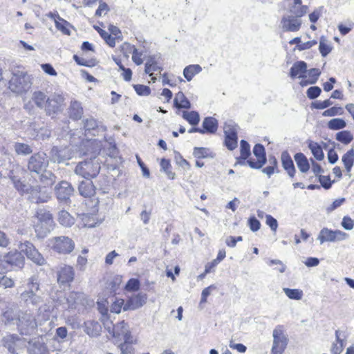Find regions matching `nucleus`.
<instances>
[{"instance_id":"obj_28","label":"nucleus","mask_w":354,"mask_h":354,"mask_svg":"<svg viewBox=\"0 0 354 354\" xmlns=\"http://www.w3.org/2000/svg\"><path fill=\"white\" fill-rule=\"evenodd\" d=\"M80 194L84 197H91L95 194V190L93 183L86 180L82 181L78 187Z\"/></svg>"},{"instance_id":"obj_55","label":"nucleus","mask_w":354,"mask_h":354,"mask_svg":"<svg viewBox=\"0 0 354 354\" xmlns=\"http://www.w3.org/2000/svg\"><path fill=\"white\" fill-rule=\"evenodd\" d=\"M320 73L321 72L317 68H311L309 71H307V77L308 76L310 78V80H309V84H315L317 81L318 77L320 75Z\"/></svg>"},{"instance_id":"obj_14","label":"nucleus","mask_w":354,"mask_h":354,"mask_svg":"<svg viewBox=\"0 0 354 354\" xmlns=\"http://www.w3.org/2000/svg\"><path fill=\"white\" fill-rule=\"evenodd\" d=\"M64 97L59 95L53 94L47 97L44 107L47 115H52L61 111Z\"/></svg>"},{"instance_id":"obj_5","label":"nucleus","mask_w":354,"mask_h":354,"mask_svg":"<svg viewBox=\"0 0 354 354\" xmlns=\"http://www.w3.org/2000/svg\"><path fill=\"white\" fill-rule=\"evenodd\" d=\"M100 162L97 157L80 162L75 169V173L86 180L95 178L100 171Z\"/></svg>"},{"instance_id":"obj_34","label":"nucleus","mask_w":354,"mask_h":354,"mask_svg":"<svg viewBox=\"0 0 354 354\" xmlns=\"http://www.w3.org/2000/svg\"><path fill=\"white\" fill-rule=\"evenodd\" d=\"M201 71L202 68L198 64L189 65L185 68L183 75L187 81H191L194 76Z\"/></svg>"},{"instance_id":"obj_31","label":"nucleus","mask_w":354,"mask_h":354,"mask_svg":"<svg viewBox=\"0 0 354 354\" xmlns=\"http://www.w3.org/2000/svg\"><path fill=\"white\" fill-rule=\"evenodd\" d=\"M58 222L62 226L68 227L75 223V218L68 212L61 210L58 214Z\"/></svg>"},{"instance_id":"obj_1","label":"nucleus","mask_w":354,"mask_h":354,"mask_svg":"<svg viewBox=\"0 0 354 354\" xmlns=\"http://www.w3.org/2000/svg\"><path fill=\"white\" fill-rule=\"evenodd\" d=\"M24 170L19 166H17L15 169H12L9 174V178L11 180L15 188L21 194H30L36 203L47 202L50 198L48 194L41 192L39 186L32 187L28 184L21 181V175Z\"/></svg>"},{"instance_id":"obj_22","label":"nucleus","mask_w":354,"mask_h":354,"mask_svg":"<svg viewBox=\"0 0 354 354\" xmlns=\"http://www.w3.org/2000/svg\"><path fill=\"white\" fill-rule=\"evenodd\" d=\"M299 17L288 16L283 17L281 20L282 28L284 31L295 32L299 30L301 25V21Z\"/></svg>"},{"instance_id":"obj_37","label":"nucleus","mask_w":354,"mask_h":354,"mask_svg":"<svg viewBox=\"0 0 354 354\" xmlns=\"http://www.w3.org/2000/svg\"><path fill=\"white\" fill-rule=\"evenodd\" d=\"M40 174V180L44 186H50L55 183L56 176L51 171L45 170Z\"/></svg>"},{"instance_id":"obj_44","label":"nucleus","mask_w":354,"mask_h":354,"mask_svg":"<svg viewBox=\"0 0 354 354\" xmlns=\"http://www.w3.org/2000/svg\"><path fill=\"white\" fill-rule=\"evenodd\" d=\"M224 133L225 136H237V126L233 121H228L224 125Z\"/></svg>"},{"instance_id":"obj_35","label":"nucleus","mask_w":354,"mask_h":354,"mask_svg":"<svg viewBox=\"0 0 354 354\" xmlns=\"http://www.w3.org/2000/svg\"><path fill=\"white\" fill-rule=\"evenodd\" d=\"M52 17L54 18L56 28L64 34L69 35L68 22L61 18L59 15L54 16V15H52Z\"/></svg>"},{"instance_id":"obj_61","label":"nucleus","mask_w":354,"mask_h":354,"mask_svg":"<svg viewBox=\"0 0 354 354\" xmlns=\"http://www.w3.org/2000/svg\"><path fill=\"white\" fill-rule=\"evenodd\" d=\"M193 155L196 158H204L207 156V149L204 147H195Z\"/></svg>"},{"instance_id":"obj_25","label":"nucleus","mask_w":354,"mask_h":354,"mask_svg":"<svg viewBox=\"0 0 354 354\" xmlns=\"http://www.w3.org/2000/svg\"><path fill=\"white\" fill-rule=\"evenodd\" d=\"M281 160L283 169L290 178L295 176L296 169L293 161L287 151H283L281 155Z\"/></svg>"},{"instance_id":"obj_50","label":"nucleus","mask_w":354,"mask_h":354,"mask_svg":"<svg viewBox=\"0 0 354 354\" xmlns=\"http://www.w3.org/2000/svg\"><path fill=\"white\" fill-rule=\"evenodd\" d=\"M319 49L323 57H326L331 51V47L327 44V40L324 37L320 38Z\"/></svg>"},{"instance_id":"obj_27","label":"nucleus","mask_w":354,"mask_h":354,"mask_svg":"<svg viewBox=\"0 0 354 354\" xmlns=\"http://www.w3.org/2000/svg\"><path fill=\"white\" fill-rule=\"evenodd\" d=\"M21 298L27 304H30L33 306H38L43 301L41 297L32 291L23 292Z\"/></svg>"},{"instance_id":"obj_63","label":"nucleus","mask_w":354,"mask_h":354,"mask_svg":"<svg viewBox=\"0 0 354 354\" xmlns=\"http://www.w3.org/2000/svg\"><path fill=\"white\" fill-rule=\"evenodd\" d=\"M108 304L109 302L106 300H102L97 302V309L102 315H106L108 314Z\"/></svg>"},{"instance_id":"obj_4","label":"nucleus","mask_w":354,"mask_h":354,"mask_svg":"<svg viewBox=\"0 0 354 354\" xmlns=\"http://www.w3.org/2000/svg\"><path fill=\"white\" fill-rule=\"evenodd\" d=\"M32 85L29 75L23 71L17 70L12 72L9 81V88L14 93H23L28 91Z\"/></svg>"},{"instance_id":"obj_38","label":"nucleus","mask_w":354,"mask_h":354,"mask_svg":"<svg viewBox=\"0 0 354 354\" xmlns=\"http://www.w3.org/2000/svg\"><path fill=\"white\" fill-rule=\"evenodd\" d=\"M308 147L317 160H322L324 159V155L322 149L318 143L310 142L308 145Z\"/></svg>"},{"instance_id":"obj_6","label":"nucleus","mask_w":354,"mask_h":354,"mask_svg":"<svg viewBox=\"0 0 354 354\" xmlns=\"http://www.w3.org/2000/svg\"><path fill=\"white\" fill-rule=\"evenodd\" d=\"M49 245L52 250L59 254H68L75 248L74 241L66 236L53 237L49 240Z\"/></svg>"},{"instance_id":"obj_51","label":"nucleus","mask_w":354,"mask_h":354,"mask_svg":"<svg viewBox=\"0 0 354 354\" xmlns=\"http://www.w3.org/2000/svg\"><path fill=\"white\" fill-rule=\"evenodd\" d=\"M250 155V145L244 140L241 141V156L240 159L246 160Z\"/></svg>"},{"instance_id":"obj_33","label":"nucleus","mask_w":354,"mask_h":354,"mask_svg":"<svg viewBox=\"0 0 354 354\" xmlns=\"http://www.w3.org/2000/svg\"><path fill=\"white\" fill-rule=\"evenodd\" d=\"M174 105L178 109H189L191 107L189 101L181 91L176 93L174 98Z\"/></svg>"},{"instance_id":"obj_3","label":"nucleus","mask_w":354,"mask_h":354,"mask_svg":"<svg viewBox=\"0 0 354 354\" xmlns=\"http://www.w3.org/2000/svg\"><path fill=\"white\" fill-rule=\"evenodd\" d=\"M37 221L35 223V231L39 239L46 237L53 229L54 221L53 215L46 209H39L37 211Z\"/></svg>"},{"instance_id":"obj_30","label":"nucleus","mask_w":354,"mask_h":354,"mask_svg":"<svg viewBox=\"0 0 354 354\" xmlns=\"http://www.w3.org/2000/svg\"><path fill=\"white\" fill-rule=\"evenodd\" d=\"M83 108L78 101H72L69 108V115L73 120H79L83 115Z\"/></svg>"},{"instance_id":"obj_21","label":"nucleus","mask_w":354,"mask_h":354,"mask_svg":"<svg viewBox=\"0 0 354 354\" xmlns=\"http://www.w3.org/2000/svg\"><path fill=\"white\" fill-rule=\"evenodd\" d=\"M74 275L73 267L64 265L57 271V281L60 284L71 283L74 279Z\"/></svg>"},{"instance_id":"obj_15","label":"nucleus","mask_w":354,"mask_h":354,"mask_svg":"<svg viewBox=\"0 0 354 354\" xmlns=\"http://www.w3.org/2000/svg\"><path fill=\"white\" fill-rule=\"evenodd\" d=\"M77 152L68 147L58 149L54 147L51 149V158L54 162H62L77 156Z\"/></svg>"},{"instance_id":"obj_9","label":"nucleus","mask_w":354,"mask_h":354,"mask_svg":"<svg viewBox=\"0 0 354 354\" xmlns=\"http://www.w3.org/2000/svg\"><path fill=\"white\" fill-rule=\"evenodd\" d=\"M19 249L21 252L25 253L27 257L37 265L43 266L46 263L45 259L32 243L29 241L21 243L19 245Z\"/></svg>"},{"instance_id":"obj_40","label":"nucleus","mask_w":354,"mask_h":354,"mask_svg":"<svg viewBox=\"0 0 354 354\" xmlns=\"http://www.w3.org/2000/svg\"><path fill=\"white\" fill-rule=\"evenodd\" d=\"M183 117L190 124L196 125L200 121V116L196 111H183Z\"/></svg>"},{"instance_id":"obj_49","label":"nucleus","mask_w":354,"mask_h":354,"mask_svg":"<svg viewBox=\"0 0 354 354\" xmlns=\"http://www.w3.org/2000/svg\"><path fill=\"white\" fill-rule=\"evenodd\" d=\"M28 290L27 291H32L37 292L39 290V281L37 275H33L28 279L27 283Z\"/></svg>"},{"instance_id":"obj_48","label":"nucleus","mask_w":354,"mask_h":354,"mask_svg":"<svg viewBox=\"0 0 354 354\" xmlns=\"http://www.w3.org/2000/svg\"><path fill=\"white\" fill-rule=\"evenodd\" d=\"M134 343V339H131L130 342L124 341L123 343H121L119 345V348L120 349L122 354H134V348L133 346V344Z\"/></svg>"},{"instance_id":"obj_42","label":"nucleus","mask_w":354,"mask_h":354,"mask_svg":"<svg viewBox=\"0 0 354 354\" xmlns=\"http://www.w3.org/2000/svg\"><path fill=\"white\" fill-rule=\"evenodd\" d=\"M15 152L19 155H28L32 152L31 147L24 143L16 142L14 145Z\"/></svg>"},{"instance_id":"obj_32","label":"nucleus","mask_w":354,"mask_h":354,"mask_svg":"<svg viewBox=\"0 0 354 354\" xmlns=\"http://www.w3.org/2000/svg\"><path fill=\"white\" fill-rule=\"evenodd\" d=\"M295 160L301 172L306 173L309 170V163L306 157L302 153H296L295 155Z\"/></svg>"},{"instance_id":"obj_64","label":"nucleus","mask_w":354,"mask_h":354,"mask_svg":"<svg viewBox=\"0 0 354 354\" xmlns=\"http://www.w3.org/2000/svg\"><path fill=\"white\" fill-rule=\"evenodd\" d=\"M342 226L346 230H351L354 227V221L348 216H344L342 221Z\"/></svg>"},{"instance_id":"obj_41","label":"nucleus","mask_w":354,"mask_h":354,"mask_svg":"<svg viewBox=\"0 0 354 354\" xmlns=\"http://www.w3.org/2000/svg\"><path fill=\"white\" fill-rule=\"evenodd\" d=\"M283 291L290 299L300 300L303 297V291L299 289H290L288 288H283Z\"/></svg>"},{"instance_id":"obj_54","label":"nucleus","mask_w":354,"mask_h":354,"mask_svg":"<svg viewBox=\"0 0 354 354\" xmlns=\"http://www.w3.org/2000/svg\"><path fill=\"white\" fill-rule=\"evenodd\" d=\"M83 124L86 131L93 130L98 126L97 120L92 117L84 120Z\"/></svg>"},{"instance_id":"obj_23","label":"nucleus","mask_w":354,"mask_h":354,"mask_svg":"<svg viewBox=\"0 0 354 354\" xmlns=\"http://www.w3.org/2000/svg\"><path fill=\"white\" fill-rule=\"evenodd\" d=\"M307 64L304 61L296 62L290 68V75L292 78L299 77L304 79L307 77Z\"/></svg>"},{"instance_id":"obj_62","label":"nucleus","mask_w":354,"mask_h":354,"mask_svg":"<svg viewBox=\"0 0 354 354\" xmlns=\"http://www.w3.org/2000/svg\"><path fill=\"white\" fill-rule=\"evenodd\" d=\"M136 48L129 43H124L122 46V51L126 57H129V53H136Z\"/></svg>"},{"instance_id":"obj_12","label":"nucleus","mask_w":354,"mask_h":354,"mask_svg":"<svg viewBox=\"0 0 354 354\" xmlns=\"http://www.w3.org/2000/svg\"><path fill=\"white\" fill-rule=\"evenodd\" d=\"M253 153L257 158V160L252 159L247 160V164L252 169H260L266 162V151L264 147L261 144H257L253 148Z\"/></svg>"},{"instance_id":"obj_43","label":"nucleus","mask_w":354,"mask_h":354,"mask_svg":"<svg viewBox=\"0 0 354 354\" xmlns=\"http://www.w3.org/2000/svg\"><path fill=\"white\" fill-rule=\"evenodd\" d=\"M95 28L97 30L100 36L104 39L106 43L111 47H114L115 45V38L112 37V35L106 32L101 29L99 27L95 26Z\"/></svg>"},{"instance_id":"obj_45","label":"nucleus","mask_w":354,"mask_h":354,"mask_svg":"<svg viewBox=\"0 0 354 354\" xmlns=\"http://www.w3.org/2000/svg\"><path fill=\"white\" fill-rule=\"evenodd\" d=\"M353 139V137L348 131H342L336 134V140L344 145H348Z\"/></svg>"},{"instance_id":"obj_29","label":"nucleus","mask_w":354,"mask_h":354,"mask_svg":"<svg viewBox=\"0 0 354 354\" xmlns=\"http://www.w3.org/2000/svg\"><path fill=\"white\" fill-rule=\"evenodd\" d=\"M218 129V121L213 117H207L203 121L204 133H214Z\"/></svg>"},{"instance_id":"obj_2","label":"nucleus","mask_w":354,"mask_h":354,"mask_svg":"<svg viewBox=\"0 0 354 354\" xmlns=\"http://www.w3.org/2000/svg\"><path fill=\"white\" fill-rule=\"evenodd\" d=\"M3 316L8 322H14V324H17L18 329L21 334H30L37 327L35 318L31 313H28L27 311L19 312L17 317L15 319L11 317V314L9 312H6Z\"/></svg>"},{"instance_id":"obj_58","label":"nucleus","mask_w":354,"mask_h":354,"mask_svg":"<svg viewBox=\"0 0 354 354\" xmlns=\"http://www.w3.org/2000/svg\"><path fill=\"white\" fill-rule=\"evenodd\" d=\"M237 136H225V144L230 150H233L237 147Z\"/></svg>"},{"instance_id":"obj_60","label":"nucleus","mask_w":354,"mask_h":354,"mask_svg":"<svg viewBox=\"0 0 354 354\" xmlns=\"http://www.w3.org/2000/svg\"><path fill=\"white\" fill-rule=\"evenodd\" d=\"M333 102L328 99L324 101H316L313 103V106L314 108L317 109H324L330 106H331Z\"/></svg>"},{"instance_id":"obj_26","label":"nucleus","mask_w":354,"mask_h":354,"mask_svg":"<svg viewBox=\"0 0 354 354\" xmlns=\"http://www.w3.org/2000/svg\"><path fill=\"white\" fill-rule=\"evenodd\" d=\"M84 331L90 337H97L101 333L102 326L96 321L88 320L84 322Z\"/></svg>"},{"instance_id":"obj_7","label":"nucleus","mask_w":354,"mask_h":354,"mask_svg":"<svg viewBox=\"0 0 354 354\" xmlns=\"http://www.w3.org/2000/svg\"><path fill=\"white\" fill-rule=\"evenodd\" d=\"M272 337L273 344L271 354H283L288 342L283 326L278 325L275 327L272 332Z\"/></svg>"},{"instance_id":"obj_20","label":"nucleus","mask_w":354,"mask_h":354,"mask_svg":"<svg viewBox=\"0 0 354 354\" xmlns=\"http://www.w3.org/2000/svg\"><path fill=\"white\" fill-rule=\"evenodd\" d=\"M147 301V295L143 293H138V295L131 297L125 303L124 306V311L135 310L142 307Z\"/></svg>"},{"instance_id":"obj_11","label":"nucleus","mask_w":354,"mask_h":354,"mask_svg":"<svg viewBox=\"0 0 354 354\" xmlns=\"http://www.w3.org/2000/svg\"><path fill=\"white\" fill-rule=\"evenodd\" d=\"M2 342L11 354H18V350L26 346V340L15 335H6L3 337Z\"/></svg>"},{"instance_id":"obj_52","label":"nucleus","mask_w":354,"mask_h":354,"mask_svg":"<svg viewBox=\"0 0 354 354\" xmlns=\"http://www.w3.org/2000/svg\"><path fill=\"white\" fill-rule=\"evenodd\" d=\"M5 272H0V286L4 288H12L15 285L14 281L4 275Z\"/></svg>"},{"instance_id":"obj_13","label":"nucleus","mask_w":354,"mask_h":354,"mask_svg":"<svg viewBox=\"0 0 354 354\" xmlns=\"http://www.w3.org/2000/svg\"><path fill=\"white\" fill-rule=\"evenodd\" d=\"M47 95L41 91H36L32 93L30 101L24 105V109L27 110L29 113H33V107L31 104L32 102L37 107L42 109H44Z\"/></svg>"},{"instance_id":"obj_8","label":"nucleus","mask_w":354,"mask_h":354,"mask_svg":"<svg viewBox=\"0 0 354 354\" xmlns=\"http://www.w3.org/2000/svg\"><path fill=\"white\" fill-rule=\"evenodd\" d=\"M48 164L47 155L44 152H38L30 157L28 162V169L30 172L39 174L46 170Z\"/></svg>"},{"instance_id":"obj_10","label":"nucleus","mask_w":354,"mask_h":354,"mask_svg":"<svg viewBox=\"0 0 354 354\" xmlns=\"http://www.w3.org/2000/svg\"><path fill=\"white\" fill-rule=\"evenodd\" d=\"M348 234L341 230H331L326 227L323 228L319 233L317 239L322 244L324 242H336L345 240Z\"/></svg>"},{"instance_id":"obj_17","label":"nucleus","mask_w":354,"mask_h":354,"mask_svg":"<svg viewBox=\"0 0 354 354\" xmlns=\"http://www.w3.org/2000/svg\"><path fill=\"white\" fill-rule=\"evenodd\" d=\"M68 308L71 309H80L87 304L84 294L79 292H71L66 297Z\"/></svg>"},{"instance_id":"obj_18","label":"nucleus","mask_w":354,"mask_h":354,"mask_svg":"<svg viewBox=\"0 0 354 354\" xmlns=\"http://www.w3.org/2000/svg\"><path fill=\"white\" fill-rule=\"evenodd\" d=\"M24 257L21 252L17 250L10 251L3 257L4 265L8 264L19 269L24 267Z\"/></svg>"},{"instance_id":"obj_53","label":"nucleus","mask_w":354,"mask_h":354,"mask_svg":"<svg viewBox=\"0 0 354 354\" xmlns=\"http://www.w3.org/2000/svg\"><path fill=\"white\" fill-rule=\"evenodd\" d=\"M344 113V110L342 107L333 106L331 107L322 113V115L324 117H331L337 115H342Z\"/></svg>"},{"instance_id":"obj_59","label":"nucleus","mask_w":354,"mask_h":354,"mask_svg":"<svg viewBox=\"0 0 354 354\" xmlns=\"http://www.w3.org/2000/svg\"><path fill=\"white\" fill-rule=\"evenodd\" d=\"M321 92L322 90L319 87L311 86L307 90L306 94L310 99H315L320 95Z\"/></svg>"},{"instance_id":"obj_47","label":"nucleus","mask_w":354,"mask_h":354,"mask_svg":"<svg viewBox=\"0 0 354 354\" xmlns=\"http://www.w3.org/2000/svg\"><path fill=\"white\" fill-rule=\"evenodd\" d=\"M346 126V122L341 118H334L328 123V127L331 130H338L344 129Z\"/></svg>"},{"instance_id":"obj_36","label":"nucleus","mask_w":354,"mask_h":354,"mask_svg":"<svg viewBox=\"0 0 354 354\" xmlns=\"http://www.w3.org/2000/svg\"><path fill=\"white\" fill-rule=\"evenodd\" d=\"M347 172L351 171V168L354 164V149L353 148L348 151L342 158Z\"/></svg>"},{"instance_id":"obj_56","label":"nucleus","mask_w":354,"mask_h":354,"mask_svg":"<svg viewBox=\"0 0 354 354\" xmlns=\"http://www.w3.org/2000/svg\"><path fill=\"white\" fill-rule=\"evenodd\" d=\"M133 88L139 95L147 96L150 94L151 90L150 88L147 86L142 85V84H136L133 86Z\"/></svg>"},{"instance_id":"obj_16","label":"nucleus","mask_w":354,"mask_h":354,"mask_svg":"<svg viewBox=\"0 0 354 354\" xmlns=\"http://www.w3.org/2000/svg\"><path fill=\"white\" fill-rule=\"evenodd\" d=\"M55 194L59 201L67 202L73 194L74 189L67 181H61L55 188Z\"/></svg>"},{"instance_id":"obj_24","label":"nucleus","mask_w":354,"mask_h":354,"mask_svg":"<svg viewBox=\"0 0 354 354\" xmlns=\"http://www.w3.org/2000/svg\"><path fill=\"white\" fill-rule=\"evenodd\" d=\"M28 351L30 354H49L46 346L39 339L28 341Z\"/></svg>"},{"instance_id":"obj_19","label":"nucleus","mask_w":354,"mask_h":354,"mask_svg":"<svg viewBox=\"0 0 354 354\" xmlns=\"http://www.w3.org/2000/svg\"><path fill=\"white\" fill-rule=\"evenodd\" d=\"M113 336L125 342H130L133 337L131 336L129 326L124 321L114 325L113 328Z\"/></svg>"},{"instance_id":"obj_39","label":"nucleus","mask_w":354,"mask_h":354,"mask_svg":"<svg viewBox=\"0 0 354 354\" xmlns=\"http://www.w3.org/2000/svg\"><path fill=\"white\" fill-rule=\"evenodd\" d=\"M162 68L157 64L153 58H149L145 64V73L152 76L153 72L160 73Z\"/></svg>"},{"instance_id":"obj_57","label":"nucleus","mask_w":354,"mask_h":354,"mask_svg":"<svg viewBox=\"0 0 354 354\" xmlns=\"http://www.w3.org/2000/svg\"><path fill=\"white\" fill-rule=\"evenodd\" d=\"M140 288V282L137 279H131L125 286V289L128 291H136Z\"/></svg>"},{"instance_id":"obj_46","label":"nucleus","mask_w":354,"mask_h":354,"mask_svg":"<svg viewBox=\"0 0 354 354\" xmlns=\"http://www.w3.org/2000/svg\"><path fill=\"white\" fill-rule=\"evenodd\" d=\"M111 302L112 304L110 308L111 313L119 314L122 308L124 310V306L125 305L124 299L115 298L111 299Z\"/></svg>"}]
</instances>
